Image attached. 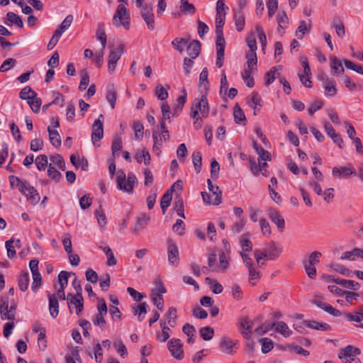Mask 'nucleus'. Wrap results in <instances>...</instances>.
Segmentation results:
<instances>
[{
    "mask_svg": "<svg viewBox=\"0 0 363 363\" xmlns=\"http://www.w3.org/2000/svg\"><path fill=\"white\" fill-rule=\"evenodd\" d=\"M274 330L276 332L281 334L284 337H289L292 333L286 323L283 321L277 322L274 327Z\"/></svg>",
    "mask_w": 363,
    "mask_h": 363,
    "instance_id": "obj_39",
    "label": "nucleus"
},
{
    "mask_svg": "<svg viewBox=\"0 0 363 363\" xmlns=\"http://www.w3.org/2000/svg\"><path fill=\"white\" fill-rule=\"evenodd\" d=\"M200 99H195L191 108L190 116L194 120L196 129L202 126V118L208 117L210 111L208 101L206 97L207 92L201 89Z\"/></svg>",
    "mask_w": 363,
    "mask_h": 363,
    "instance_id": "obj_1",
    "label": "nucleus"
},
{
    "mask_svg": "<svg viewBox=\"0 0 363 363\" xmlns=\"http://www.w3.org/2000/svg\"><path fill=\"white\" fill-rule=\"evenodd\" d=\"M104 116L100 114L92 125L91 140L94 144L99 142L104 137Z\"/></svg>",
    "mask_w": 363,
    "mask_h": 363,
    "instance_id": "obj_10",
    "label": "nucleus"
},
{
    "mask_svg": "<svg viewBox=\"0 0 363 363\" xmlns=\"http://www.w3.org/2000/svg\"><path fill=\"white\" fill-rule=\"evenodd\" d=\"M106 99L111 108H114L117 99V91L113 84H108L106 87Z\"/></svg>",
    "mask_w": 363,
    "mask_h": 363,
    "instance_id": "obj_23",
    "label": "nucleus"
},
{
    "mask_svg": "<svg viewBox=\"0 0 363 363\" xmlns=\"http://www.w3.org/2000/svg\"><path fill=\"white\" fill-rule=\"evenodd\" d=\"M207 184L209 191L212 194L213 199V205H218L221 203V195L222 191L219 189L218 186L213 185L210 179H207Z\"/></svg>",
    "mask_w": 363,
    "mask_h": 363,
    "instance_id": "obj_19",
    "label": "nucleus"
},
{
    "mask_svg": "<svg viewBox=\"0 0 363 363\" xmlns=\"http://www.w3.org/2000/svg\"><path fill=\"white\" fill-rule=\"evenodd\" d=\"M48 131L49 133L50 141L52 145L55 147H60L61 145V138L57 130L52 129L49 126L48 128Z\"/></svg>",
    "mask_w": 363,
    "mask_h": 363,
    "instance_id": "obj_38",
    "label": "nucleus"
},
{
    "mask_svg": "<svg viewBox=\"0 0 363 363\" xmlns=\"http://www.w3.org/2000/svg\"><path fill=\"white\" fill-rule=\"evenodd\" d=\"M303 324L311 329L328 331L331 330L330 325L324 323H319L315 320H305Z\"/></svg>",
    "mask_w": 363,
    "mask_h": 363,
    "instance_id": "obj_32",
    "label": "nucleus"
},
{
    "mask_svg": "<svg viewBox=\"0 0 363 363\" xmlns=\"http://www.w3.org/2000/svg\"><path fill=\"white\" fill-rule=\"evenodd\" d=\"M17 304L12 300L9 303L7 297H1L0 303V314L2 320L13 321L16 314Z\"/></svg>",
    "mask_w": 363,
    "mask_h": 363,
    "instance_id": "obj_5",
    "label": "nucleus"
},
{
    "mask_svg": "<svg viewBox=\"0 0 363 363\" xmlns=\"http://www.w3.org/2000/svg\"><path fill=\"white\" fill-rule=\"evenodd\" d=\"M123 52L124 45L123 44H120L116 48L111 51L108 60V71L110 73L114 72L117 62L120 60Z\"/></svg>",
    "mask_w": 363,
    "mask_h": 363,
    "instance_id": "obj_12",
    "label": "nucleus"
},
{
    "mask_svg": "<svg viewBox=\"0 0 363 363\" xmlns=\"http://www.w3.org/2000/svg\"><path fill=\"white\" fill-rule=\"evenodd\" d=\"M167 345L171 355L174 358L179 360L184 358L183 343L179 339L172 338L168 342Z\"/></svg>",
    "mask_w": 363,
    "mask_h": 363,
    "instance_id": "obj_14",
    "label": "nucleus"
},
{
    "mask_svg": "<svg viewBox=\"0 0 363 363\" xmlns=\"http://www.w3.org/2000/svg\"><path fill=\"white\" fill-rule=\"evenodd\" d=\"M325 95L327 97H333L337 94L336 82L334 79H330L328 82L323 84Z\"/></svg>",
    "mask_w": 363,
    "mask_h": 363,
    "instance_id": "obj_24",
    "label": "nucleus"
},
{
    "mask_svg": "<svg viewBox=\"0 0 363 363\" xmlns=\"http://www.w3.org/2000/svg\"><path fill=\"white\" fill-rule=\"evenodd\" d=\"M208 71L206 67L203 68L199 75V88L200 91L201 89L203 92H208L209 82L208 79Z\"/></svg>",
    "mask_w": 363,
    "mask_h": 363,
    "instance_id": "obj_33",
    "label": "nucleus"
},
{
    "mask_svg": "<svg viewBox=\"0 0 363 363\" xmlns=\"http://www.w3.org/2000/svg\"><path fill=\"white\" fill-rule=\"evenodd\" d=\"M150 220V217L147 215L142 214L138 217L136 224L133 230V233L138 234L141 229L145 228Z\"/></svg>",
    "mask_w": 363,
    "mask_h": 363,
    "instance_id": "obj_36",
    "label": "nucleus"
},
{
    "mask_svg": "<svg viewBox=\"0 0 363 363\" xmlns=\"http://www.w3.org/2000/svg\"><path fill=\"white\" fill-rule=\"evenodd\" d=\"M255 30H256L257 37L261 43L262 50L264 52L265 48L267 44L266 35H265L262 28L259 25H257L255 26Z\"/></svg>",
    "mask_w": 363,
    "mask_h": 363,
    "instance_id": "obj_52",
    "label": "nucleus"
},
{
    "mask_svg": "<svg viewBox=\"0 0 363 363\" xmlns=\"http://www.w3.org/2000/svg\"><path fill=\"white\" fill-rule=\"evenodd\" d=\"M320 256V252L314 251L303 261L304 269L311 279H314L316 276L315 265L319 262Z\"/></svg>",
    "mask_w": 363,
    "mask_h": 363,
    "instance_id": "obj_6",
    "label": "nucleus"
},
{
    "mask_svg": "<svg viewBox=\"0 0 363 363\" xmlns=\"http://www.w3.org/2000/svg\"><path fill=\"white\" fill-rule=\"evenodd\" d=\"M155 94L157 98L161 101L166 100L168 98V91L160 84L156 86Z\"/></svg>",
    "mask_w": 363,
    "mask_h": 363,
    "instance_id": "obj_57",
    "label": "nucleus"
},
{
    "mask_svg": "<svg viewBox=\"0 0 363 363\" xmlns=\"http://www.w3.org/2000/svg\"><path fill=\"white\" fill-rule=\"evenodd\" d=\"M67 301L69 313H72V308L74 307L76 314L79 316L84 309V298L82 294H68Z\"/></svg>",
    "mask_w": 363,
    "mask_h": 363,
    "instance_id": "obj_8",
    "label": "nucleus"
},
{
    "mask_svg": "<svg viewBox=\"0 0 363 363\" xmlns=\"http://www.w3.org/2000/svg\"><path fill=\"white\" fill-rule=\"evenodd\" d=\"M216 52L225 53V41L223 33H216Z\"/></svg>",
    "mask_w": 363,
    "mask_h": 363,
    "instance_id": "obj_54",
    "label": "nucleus"
},
{
    "mask_svg": "<svg viewBox=\"0 0 363 363\" xmlns=\"http://www.w3.org/2000/svg\"><path fill=\"white\" fill-rule=\"evenodd\" d=\"M133 130L135 133V138L137 140H140L143 137V124L140 121H135L133 124Z\"/></svg>",
    "mask_w": 363,
    "mask_h": 363,
    "instance_id": "obj_59",
    "label": "nucleus"
},
{
    "mask_svg": "<svg viewBox=\"0 0 363 363\" xmlns=\"http://www.w3.org/2000/svg\"><path fill=\"white\" fill-rule=\"evenodd\" d=\"M240 325L245 330V334H250L253 328V323L248 317H243L240 319Z\"/></svg>",
    "mask_w": 363,
    "mask_h": 363,
    "instance_id": "obj_62",
    "label": "nucleus"
},
{
    "mask_svg": "<svg viewBox=\"0 0 363 363\" xmlns=\"http://www.w3.org/2000/svg\"><path fill=\"white\" fill-rule=\"evenodd\" d=\"M167 250L169 264L177 267L179 264V253L176 243L172 239L167 240Z\"/></svg>",
    "mask_w": 363,
    "mask_h": 363,
    "instance_id": "obj_11",
    "label": "nucleus"
},
{
    "mask_svg": "<svg viewBox=\"0 0 363 363\" xmlns=\"http://www.w3.org/2000/svg\"><path fill=\"white\" fill-rule=\"evenodd\" d=\"M259 342L262 344V352L264 354L269 352L274 348V342L269 338H262Z\"/></svg>",
    "mask_w": 363,
    "mask_h": 363,
    "instance_id": "obj_58",
    "label": "nucleus"
},
{
    "mask_svg": "<svg viewBox=\"0 0 363 363\" xmlns=\"http://www.w3.org/2000/svg\"><path fill=\"white\" fill-rule=\"evenodd\" d=\"M279 68H281V66H274L271 68V69L266 72L264 75V79H265V85L267 86H269L271 84H272L275 79H276V73L278 71Z\"/></svg>",
    "mask_w": 363,
    "mask_h": 363,
    "instance_id": "obj_44",
    "label": "nucleus"
},
{
    "mask_svg": "<svg viewBox=\"0 0 363 363\" xmlns=\"http://www.w3.org/2000/svg\"><path fill=\"white\" fill-rule=\"evenodd\" d=\"M164 318L169 326L172 328L175 327L177 319V309L174 307H170Z\"/></svg>",
    "mask_w": 363,
    "mask_h": 363,
    "instance_id": "obj_30",
    "label": "nucleus"
},
{
    "mask_svg": "<svg viewBox=\"0 0 363 363\" xmlns=\"http://www.w3.org/2000/svg\"><path fill=\"white\" fill-rule=\"evenodd\" d=\"M29 284V274L22 272L18 279V286L22 291L27 290Z\"/></svg>",
    "mask_w": 363,
    "mask_h": 363,
    "instance_id": "obj_50",
    "label": "nucleus"
},
{
    "mask_svg": "<svg viewBox=\"0 0 363 363\" xmlns=\"http://www.w3.org/2000/svg\"><path fill=\"white\" fill-rule=\"evenodd\" d=\"M205 281L208 285L211 286L213 293L215 294H219L222 293L223 290V286L216 280H213L209 277H206L205 279Z\"/></svg>",
    "mask_w": 363,
    "mask_h": 363,
    "instance_id": "obj_48",
    "label": "nucleus"
},
{
    "mask_svg": "<svg viewBox=\"0 0 363 363\" xmlns=\"http://www.w3.org/2000/svg\"><path fill=\"white\" fill-rule=\"evenodd\" d=\"M97 311V314L92 318V322L95 325L99 326L101 329H104L106 324L104 316L108 313L107 306L104 299L99 301Z\"/></svg>",
    "mask_w": 363,
    "mask_h": 363,
    "instance_id": "obj_7",
    "label": "nucleus"
},
{
    "mask_svg": "<svg viewBox=\"0 0 363 363\" xmlns=\"http://www.w3.org/2000/svg\"><path fill=\"white\" fill-rule=\"evenodd\" d=\"M233 116L235 123H241V122L246 121L245 116L242 108L238 104H236L234 106Z\"/></svg>",
    "mask_w": 363,
    "mask_h": 363,
    "instance_id": "obj_46",
    "label": "nucleus"
},
{
    "mask_svg": "<svg viewBox=\"0 0 363 363\" xmlns=\"http://www.w3.org/2000/svg\"><path fill=\"white\" fill-rule=\"evenodd\" d=\"M338 357L343 362L346 359H351L354 358L353 347L347 345L345 348L340 350Z\"/></svg>",
    "mask_w": 363,
    "mask_h": 363,
    "instance_id": "obj_42",
    "label": "nucleus"
},
{
    "mask_svg": "<svg viewBox=\"0 0 363 363\" xmlns=\"http://www.w3.org/2000/svg\"><path fill=\"white\" fill-rule=\"evenodd\" d=\"M314 303L320 308L323 309L325 312L330 313V315L338 317L341 315V313L340 311L334 308L332 306L328 304V303L323 302L319 300H315Z\"/></svg>",
    "mask_w": 363,
    "mask_h": 363,
    "instance_id": "obj_25",
    "label": "nucleus"
},
{
    "mask_svg": "<svg viewBox=\"0 0 363 363\" xmlns=\"http://www.w3.org/2000/svg\"><path fill=\"white\" fill-rule=\"evenodd\" d=\"M261 101L262 98L259 94L256 91L252 92L251 102H250V106H252L255 110H259L262 106Z\"/></svg>",
    "mask_w": 363,
    "mask_h": 363,
    "instance_id": "obj_63",
    "label": "nucleus"
},
{
    "mask_svg": "<svg viewBox=\"0 0 363 363\" xmlns=\"http://www.w3.org/2000/svg\"><path fill=\"white\" fill-rule=\"evenodd\" d=\"M259 225L262 235L269 238L272 234L271 227L269 222L265 218H261L259 220Z\"/></svg>",
    "mask_w": 363,
    "mask_h": 363,
    "instance_id": "obj_60",
    "label": "nucleus"
},
{
    "mask_svg": "<svg viewBox=\"0 0 363 363\" xmlns=\"http://www.w3.org/2000/svg\"><path fill=\"white\" fill-rule=\"evenodd\" d=\"M182 94L180 95L177 99V103L173 108L172 116L177 117L180 112L182 111L184 104L187 100V93L185 89H183L182 91Z\"/></svg>",
    "mask_w": 363,
    "mask_h": 363,
    "instance_id": "obj_20",
    "label": "nucleus"
},
{
    "mask_svg": "<svg viewBox=\"0 0 363 363\" xmlns=\"http://www.w3.org/2000/svg\"><path fill=\"white\" fill-rule=\"evenodd\" d=\"M265 161L266 160H264L263 162H261V160H250V169L254 175L257 176L259 173H262L264 177L268 176L267 170V164Z\"/></svg>",
    "mask_w": 363,
    "mask_h": 363,
    "instance_id": "obj_17",
    "label": "nucleus"
},
{
    "mask_svg": "<svg viewBox=\"0 0 363 363\" xmlns=\"http://www.w3.org/2000/svg\"><path fill=\"white\" fill-rule=\"evenodd\" d=\"M172 199V192L169 190H167L164 194L162 196L160 201V206L162 211L163 214L165 213L167 208L170 205L171 201Z\"/></svg>",
    "mask_w": 363,
    "mask_h": 363,
    "instance_id": "obj_45",
    "label": "nucleus"
},
{
    "mask_svg": "<svg viewBox=\"0 0 363 363\" xmlns=\"http://www.w3.org/2000/svg\"><path fill=\"white\" fill-rule=\"evenodd\" d=\"M189 40L183 38H176L172 41V47L180 53H182L188 44Z\"/></svg>",
    "mask_w": 363,
    "mask_h": 363,
    "instance_id": "obj_40",
    "label": "nucleus"
},
{
    "mask_svg": "<svg viewBox=\"0 0 363 363\" xmlns=\"http://www.w3.org/2000/svg\"><path fill=\"white\" fill-rule=\"evenodd\" d=\"M330 67L333 75L339 74L345 72L341 60L335 56L330 58Z\"/></svg>",
    "mask_w": 363,
    "mask_h": 363,
    "instance_id": "obj_28",
    "label": "nucleus"
},
{
    "mask_svg": "<svg viewBox=\"0 0 363 363\" xmlns=\"http://www.w3.org/2000/svg\"><path fill=\"white\" fill-rule=\"evenodd\" d=\"M4 23L8 26H12L15 24L18 28L23 27V23L21 18L13 12L9 11L6 13V18Z\"/></svg>",
    "mask_w": 363,
    "mask_h": 363,
    "instance_id": "obj_22",
    "label": "nucleus"
},
{
    "mask_svg": "<svg viewBox=\"0 0 363 363\" xmlns=\"http://www.w3.org/2000/svg\"><path fill=\"white\" fill-rule=\"evenodd\" d=\"M80 83L79 85V90L82 91L85 90L89 83V75L86 69H83L80 72Z\"/></svg>",
    "mask_w": 363,
    "mask_h": 363,
    "instance_id": "obj_49",
    "label": "nucleus"
},
{
    "mask_svg": "<svg viewBox=\"0 0 363 363\" xmlns=\"http://www.w3.org/2000/svg\"><path fill=\"white\" fill-rule=\"evenodd\" d=\"M225 13L216 15V33H223V27L225 24Z\"/></svg>",
    "mask_w": 363,
    "mask_h": 363,
    "instance_id": "obj_56",
    "label": "nucleus"
},
{
    "mask_svg": "<svg viewBox=\"0 0 363 363\" xmlns=\"http://www.w3.org/2000/svg\"><path fill=\"white\" fill-rule=\"evenodd\" d=\"M140 14L143 19L147 24V28L150 30L155 29V17L152 11V6L150 4H145L142 7Z\"/></svg>",
    "mask_w": 363,
    "mask_h": 363,
    "instance_id": "obj_13",
    "label": "nucleus"
},
{
    "mask_svg": "<svg viewBox=\"0 0 363 363\" xmlns=\"http://www.w3.org/2000/svg\"><path fill=\"white\" fill-rule=\"evenodd\" d=\"M36 96L37 93L29 86L23 88L19 93L20 99L26 100L27 102L33 100Z\"/></svg>",
    "mask_w": 363,
    "mask_h": 363,
    "instance_id": "obj_37",
    "label": "nucleus"
},
{
    "mask_svg": "<svg viewBox=\"0 0 363 363\" xmlns=\"http://www.w3.org/2000/svg\"><path fill=\"white\" fill-rule=\"evenodd\" d=\"M279 28L284 29L288 25V17L284 11H279L277 16Z\"/></svg>",
    "mask_w": 363,
    "mask_h": 363,
    "instance_id": "obj_64",
    "label": "nucleus"
},
{
    "mask_svg": "<svg viewBox=\"0 0 363 363\" xmlns=\"http://www.w3.org/2000/svg\"><path fill=\"white\" fill-rule=\"evenodd\" d=\"M113 346L121 357H125L127 355L126 347L121 339H116L113 342Z\"/></svg>",
    "mask_w": 363,
    "mask_h": 363,
    "instance_id": "obj_61",
    "label": "nucleus"
},
{
    "mask_svg": "<svg viewBox=\"0 0 363 363\" xmlns=\"http://www.w3.org/2000/svg\"><path fill=\"white\" fill-rule=\"evenodd\" d=\"M113 24L116 28L123 26L127 30L130 29V18L128 9L123 4L118 5L113 16Z\"/></svg>",
    "mask_w": 363,
    "mask_h": 363,
    "instance_id": "obj_3",
    "label": "nucleus"
},
{
    "mask_svg": "<svg viewBox=\"0 0 363 363\" xmlns=\"http://www.w3.org/2000/svg\"><path fill=\"white\" fill-rule=\"evenodd\" d=\"M236 29L238 32L244 29L245 21V16L242 11L235 12L233 15Z\"/></svg>",
    "mask_w": 363,
    "mask_h": 363,
    "instance_id": "obj_41",
    "label": "nucleus"
},
{
    "mask_svg": "<svg viewBox=\"0 0 363 363\" xmlns=\"http://www.w3.org/2000/svg\"><path fill=\"white\" fill-rule=\"evenodd\" d=\"M245 58L247 59V69L250 70H257V57L256 52H253L252 50H249L245 54Z\"/></svg>",
    "mask_w": 363,
    "mask_h": 363,
    "instance_id": "obj_34",
    "label": "nucleus"
},
{
    "mask_svg": "<svg viewBox=\"0 0 363 363\" xmlns=\"http://www.w3.org/2000/svg\"><path fill=\"white\" fill-rule=\"evenodd\" d=\"M147 305L145 302L132 306L133 314L138 315L139 321H142L145 318V315L147 313Z\"/></svg>",
    "mask_w": 363,
    "mask_h": 363,
    "instance_id": "obj_35",
    "label": "nucleus"
},
{
    "mask_svg": "<svg viewBox=\"0 0 363 363\" xmlns=\"http://www.w3.org/2000/svg\"><path fill=\"white\" fill-rule=\"evenodd\" d=\"M122 149L123 142L121 138L119 136L114 137L111 144V152L113 157L114 158L119 157L122 152Z\"/></svg>",
    "mask_w": 363,
    "mask_h": 363,
    "instance_id": "obj_26",
    "label": "nucleus"
},
{
    "mask_svg": "<svg viewBox=\"0 0 363 363\" xmlns=\"http://www.w3.org/2000/svg\"><path fill=\"white\" fill-rule=\"evenodd\" d=\"M49 311L50 315L55 318L59 313V303L55 294L49 295Z\"/></svg>",
    "mask_w": 363,
    "mask_h": 363,
    "instance_id": "obj_27",
    "label": "nucleus"
},
{
    "mask_svg": "<svg viewBox=\"0 0 363 363\" xmlns=\"http://www.w3.org/2000/svg\"><path fill=\"white\" fill-rule=\"evenodd\" d=\"M235 345L236 342L227 336L222 337L219 342L220 350L225 354H233L235 352L233 348Z\"/></svg>",
    "mask_w": 363,
    "mask_h": 363,
    "instance_id": "obj_16",
    "label": "nucleus"
},
{
    "mask_svg": "<svg viewBox=\"0 0 363 363\" xmlns=\"http://www.w3.org/2000/svg\"><path fill=\"white\" fill-rule=\"evenodd\" d=\"M201 43L198 40H194L186 45V52L190 58L196 59L201 52Z\"/></svg>",
    "mask_w": 363,
    "mask_h": 363,
    "instance_id": "obj_21",
    "label": "nucleus"
},
{
    "mask_svg": "<svg viewBox=\"0 0 363 363\" xmlns=\"http://www.w3.org/2000/svg\"><path fill=\"white\" fill-rule=\"evenodd\" d=\"M253 147L258 155V159H269L270 154L268 151L265 150L257 142L253 141Z\"/></svg>",
    "mask_w": 363,
    "mask_h": 363,
    "instance_id": "obj_53",
    "label": "nucleus"
},
{
    "mask_svg": "<svg viewBox=\"0 0 363 363\" xmlns=\"http://www.w3.org/2000/svg\"><path fill=\"white\" fill-rule=\"evenodd\" d=\"M96 38L101 42L102 50L105 49L107 43V37L105 33V26L104 23H99L96 32Z\"/></svg>",
    "mask_w": 363,
    "mask_h": 363,
    "instance_id": "obj_29",
    "label": "nucleus"
},
{
    "mask_svg": "<svg viewBox=\"0 0 363 363\" xmlns=\"http://www.w3.org/2000/svg\"><path fill=\"white\" fill-rule=\"evenodd\" d=\"M160 326L162 328V334L158 335L157 337L160 340L161 342H164L167 341L169 337V330L170 326H168L166 323V322L161 321L160 322Z\"/></svg>",
    "mask_w": 363,
    "mask_h": 363,
    "instance_id": "obj_55",
    "label": "nucleus"
},
{
    "mask_svg": "<svg viewBox=\"0 0 363 363\" xmlns=\"http://www.w3.org/2000/svg\"><path fill=\"white\" fill-rule=\"evenodd\" d=\"M268 215L272 222L277 225L279 230L282 232L285 228V221L279 213L273 208H269Z\"/></svg>",
    "mask_w": 363,
    "mask_h": 363,
    "instance_id": "obj_18",
    "label": "nucleus"
},
{
    "mask_svg": "<svg viewBox=\"0 0 363 363\" xmlns=\"http://www.w3.org/2000/svg\"><path fill=\"white\" fill-rule=\"evenodd\" d=\"M9 182L12 188H18L20 192L26 196L31 204H36L40 201V195L37 190L31 186L27 181L21 180L19 177L11 175Z\"/></svg>",
    "mask_w": 363,
    "mask_h": 363,
    "instance_id": "obj_2",
    "label": "nucleus"
},
{
    "mask_svg": "<svg viewBox=\"0 0 363 363\" xmlns=\"http://www.w3.org/2000/svg\"><path fill=\"white\" fill-rule=\"evenodd\" d=\"M332 173L335 177L341 179L349 177L351 175H356V170L352 165H348L340 167H334Z\"/></svg>",
    "mask_w": 363,
    "mask_h": 363,
    "instance_id": "obj_15",
    "label": "nucleus"
},
{
    "mask_svg": "<svg viewBox=\"0 0 363 363\" xmlns=\"http://www.w3.org/2000/svg\"><path fill=\"white\" fill-rule=\"evenodd\" d=\"M199 334L203 340L208 341L213 338L214 335V330L210 326L203 327L200 328Z\"/></svg>",
    "mask_w": 363,
    "mask_h": 363,
    "instance_id": "obj_47",
    "label": "nucleus"
},
{
    "mask_svg": "<svg viewBox=\"0 0 363 363\" xmlns=\"http://www.w3.org/2000/svg\"><path fill=\"white\" fill-rule=\"evenodd\" d=\"M255 70L245 69L241 73L242 80L244 81L246 86L250 88H252L255 86V79L254 77L252 76V72H253Z\"/></svg>",
    "mask_w": 363,
    "mask_h": 363,
    "instance_id": "obj_43",
    "label": "nucleus"
},
{
    "mask_svg": "<svg viewBox=\"0 0 363 363\" xmlns=\"http://www.w3.org/2000/svg\"><path fill=\"white\" fill-rule=\"evenodd\" d=\"M267 251L268 253V259L270 260H274L279 257L282 252V248L277 246L274 242H271L269 244Z\"/></svg>",
    "mask_w": 363,
    "mask_h": 363,
    "instance_id": "obj_31",
    "label": "nucleus"
},
{
    "mask_svg": "<svg viewBox=\"0 0 363 363\" xmlns=\"http://www.w3.org/2000/svg\"><path fill=\"white\" fill-rule=\"evenodd\" d=\"M15 239H10L5 242L7 256L9 259H13L16 257V247L13 245Z\"/></svg>",
    "mask_w": 363,
    "mask_h": 363,
    "instance_id": "obj_51",
    "label": "nucleus"
},
{
    "mask_svg": "<svg viewBox=\"0 0 363 363\" xmlns=\"http://www.w3.org/2000/svg\"><path fill=\"white\" fill-rule=\"evenodd\" d=\"M116 182L118 188L128 194L133 193V189L138 183L137 178L133 174L130 173L126 177L125 173L120 171L118 172Z\"/></svg>",
    "mask_w": 363,
    "mask_h": 363,
    "instance_id": "obj_4",
    "label": "nucleus"
},
{
    "mask_svg": "<svg viewBox=\"0 0 363 363\" xmlns=\"http://www.w3.org/2000/svg\"><path fill=\"white\" fill-rule=\"evenodd\" d=\"M301 63L303 67V72H299L298 74L299 79L301 82V84L307 87V88H311L312 87V82L311 80V77L312 75L311 68L307 60L306 57H301Z\"/></svg>",
    "mask_w": 363,
    "mask_h": 363,
    "instance_id": "obj_9",
    "label": "nucleus"
}]
</instances>
